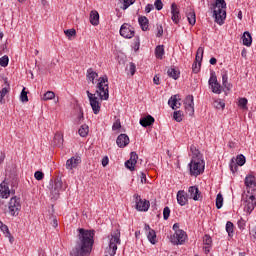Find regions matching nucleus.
<instances>
[{"label":"nucleus","mask_w":256,"mask_h":256,"mask_svg":"<svg viewBox=\"0 0 256 256\" xmlns=\"http://www.w3.org/2000/svg\"><path fill=\"white\" fill-rule=\"evenodd\" d=\"M78 241L71 256H90L95 244V230L78 229Z\"/></svg>","instance_id":"1"},{"label":"nucleus","mask_w":256,"mask_h":256,"mask_svg":"<svg viewBox=\"0 0 256 256\" xmlns=\"http://www.w3.org/2000/svg\"><path fill=\"white\" fill-rule=\"evenodd\" d=\"M211 11L213 13V18L217 25H223L225 19H227V2L225 1H215L211 4Z\"/></svg>","instance_id":"2"},{"label":"nucleus","mask_w":256,"mask_h":256,"mask_svg":"<svg viewBox=\"0 0 256 256\" xmlns=\"http://www.w3.org/2000/svg\"><path fill=\"white\" fill-rule=\"evenodd\" d=\"M96 95L99 96L101 101L109 100V78L104 75L98 79L96 85Z\"/></svg>","instance_id":"3"},{"label":"nucleus","mask_w":256,"mask_h":256,"mask_svg":"<svg viewBox=\"0 0 256 256\" xmlns=\"http://www.w3.org/2000/svg\"><path fill=\"white\" fill-rule=\"evenodd\" d=\"M117 245H121V232L119 230H115L111 234L109 248L105 251L104 256H115L117 254Z\"/></svg>","instance_id":"4"},{"label":"nucleus","mask_w":256,"mask_h":256,"mask_svg":"<svg viewBox=\"0 0 256 256\" xmlns=\"http://www.w3.org/2000/svg\"><path fill=\"white\" fill-rule=\"evenodd\" d=\"M188 167L192 177H199V175L205 171V161L199 158H192L188 164Z\"/></svg>","instance_id":"5"},{"label":"nucleus","mask_w":256,"mask_h":256,"mask_svg":"<svg viewBox=\"0 0 256 256\" xmlns=\"http://www.w3.org/2000/svg\"><path fill=\"white\" fill-rule=\"evenodd\" d=\"M49 189L52 199L57 201V199H59L61 190L63 189V181L61 178L57 177L54 180H50Z\"/></svg>","instance_id":"6"},{"label":"nucleus","mask_w":256,"mask_h":256,"mask_svg":"<svg viewBox=\"0 0 256 256\" xmlns=\"http://www.w3.org/2000/svg\"><path fill=\"white\" fill-rule=\"evenodd\" d=\"M21 211V198L14 196L10 199L8 213L11 217H17Z\"/></svg>","instance_id":"7"},{"label":"nucleus","mask_w":256,"mask_h":256,"mask_svg":"<svg viewBox=\"0 0 256 256\" xmlns=\"http://www.w3.org/2000/svg\"><path fill=\"white\" fill-rule=\"evenodd\" d=\"M244 185L248 195H256V178L253 174H247L244 179Z\"/></svg>","instance_id":"8"},{"label":"nucleus","mask_w":256,"mask_h":256,"mask_svg":"<svg viewBox=\"0 0 256 256\" xmlns=\"http://www.w3.org/2000/svg\"><path fill=\"white\" fill-rule=\"evenodd\" d=\"M256 207V194H248L244 200V211L251 215Z\"/></svg>","instance_id":"9"},{"label":"nucleus","mask_w":256,"mask_h":256,"mask_svg":"<svg viewBox=\"0 0 256 256\" xmlns=\"http://www.w3.org/2000/svg\"><path fill=\"white\" fill-rule=\"evenodd\" d=\"M86 93L94 115H99L101 111V103H99V98H97L95 94L90 93L89 90H87Z\"/></svg>","instance_id":"10"},{"label":"nucleus","mask_w":256,"mask_h":256,"mask_svg":"<svg viewBox=\"0 0 256 256\" xmlns=\"http://www.w3.org/2000/svg\"><path fill=\"white\" fill-rule=\"evenodd\" d=\"M135 204L137 211H149V207H151V203L149 200H143L141 199V195L134 194Z\"/></svg>","instance_id":"11"},{"label":"nucleus","mask_w":256,"mask_h":256,"mask_svg":"<svg viewBox=\"0 0 256 256\" xmlns=\"http://www.w3.org/2000/svg\"><path fill=\"white\" fill-rule=\"evenodd\" d=\"M203 53H204L203 47H199L196 52L195 62L192 65L193 73L197 74L201 71V62L203 61Z\"/></svg>","instance_id":"12"},{"label":"nucleus","mask_w":256,"mask_h":256,"mask_svg":"<svg viewBox=\"0 0 256 256\" xmlns=\"http://www.w3.org/2000/svg\"><path fill=\"white\" fill-rule=\"evenodd\" d=\"M120 35L124 39H132V37H135V28L128 23H124L120 27Z\"/></svg>","instance_id":"13"},{"label":"nucleus","mask_w":256,"mask_h":256,"mask_svg":"<svg viewBox=\"0 0 256 256\" xmlns=\"http://www.w3.org/2000/svg\"><path fill=\"white\" fill-rule=\"evenodd\" d=\"M187 240V233L183 230H176V233L171 237L173 245H183Z\"/></svg>","instance_id":"14"},{"label":"nucleus","mask_w":256,"mask_h":256,"mask_svg":"<svg viewBox=\"0 0 256 256\" xmlns=\"http://www.w3.org/2000/svg\"><path fill=\"white\" fill-rule=\"evenodd\" d=\"M184 107H185L186 113L190 115V117H192V115H194L195 113V102H194L193 95L186 96L184 100Z\"/></svg>","instance_id":"15"},{"label":"nucleus","mask_w":256,"mask_h":256,"mask_svg":"<svg viewBox=\"0 0 256 256\" xmlns=\"http://www.w3.org/2000/svg\"><path fill=\"white\" fill-rule=\"evenodd\" d=\"M208 83L212 89V93H215L216 95H221V93L223 92V87L217 81V76L211 74V77H210Z\"/></svg>","instance_id":"16"},{"label":"nucleus","mask_w":256,"mask_h":256,"mask_svg":"<svg viewBox=\"0 0 256 256\" xmlns=\"http://www.w3.org/2000/svg\"><path fill=\"white\" fill-rule=\"evenodd\" d=\"M144 231L147 232V239L151 243V245H157V232L151 229V226H149V224L144 225Z\"/></svg>","instance_id":"17"},{"label":"nucleus","mask_w":256,"mask_h":256,"mask_svg":"<svg viewBox=\"0 0 256 256\" xmlns=\"http://www.w3.org/2000/svg\"><path fill=\"white\" fill-rule=\"evenodd\" d=\"M171 19L175 25L181 21V11L179 10V6H177L175 3L171 4Z\"/></svg>","instance_id":"18"},{"label":"nucleus","mask_w":256,"mask_h":256,"mask_svg":"<svg viewBox=\"0 0 256 256\" xmlns=\"http://www.w3.org/2000/svg\"><path fill=\"white\" fill-rule=\"evenodd\" d=\"M188 193L190 195V199H193V201H200V199H203L201 191H199V187L197 186H190Z\"/></svg>","instance_id":"19"},{"label":"nucleus","mask_w":256,"mask_h":256,"mask_svg":"<svg viewBox=\"0 0 256 256\" xmlns=\"http://www.w3.org/2000/svg\"><path fill=\"white\" fill-rule=\"evenodd\" d=\"M181 98L179 95H173L168 100V105L175 111V109H179L181 107Z\"/></svg>","instance_id":"20"},{"label":"nucleus","mask_w":256,"mask_h":256,"mask_svg":"<svg viewBox=\"0 0 256 256\" xmlns=\"http://www.w3.org/2000/svg\"><path fill=\"white\" fill-rule=\"evenodd\" d=\"M116 144L120 149L127 147V145H129V136L127 134H120L116 139Z\"/></svg>","instance_id":"21"},{"label":"nucleus","mask_w":256,"mask_h":256,"mask_svg":"<svg viewBox=\"0 0 256 256\" xmlns=\"http://www.w3.org/2000/svg\"><path fill=\"white\" fill-rule=\"evenodd\" d=\"M81 163V157H71L66 161V169H75Z\"/></svg>","instance_id":"22"},{"label":"nucleus","mask_w":256,"mask_h":256,"mask_svg":"<svg viewBox=\"0 0 256 256\" xmlns=\"http://www.w3.org/2000/svg\"><path fill=\"white\" fill-rule=\"evenodd\" d=\"M177 201H178V205H180L181 207H184V205H187V202L189 201V199L187 198V193H185L184 190L178 191Z\"/></svg>","instance_id":"23"},{"label":"nucleus","mask_w":256,"mask_h":256,"mask_svg":"<svg viewBox=\"0 0 256 256\" xmlns=\"http://www.w3.org/2000/svg\"><path fill=\"white\" fill-rule=\"evenodd\" d=\"M9 195H11V190H9V185L5 182L0 184V197L3 199H8Z\"/></svg>","instance_id":"24"},{"label":"nucleus","mask_w":256,"mask_h":256,"mask_svg":"<svg viewBox=\"0 0 256 256\" xmlns=\"http://www.w3.org/2000/svg\"><path fill=\"white\" fill-rule=\"evenodd\" d=\"M155 123V118L153 116L148 115L140 119V125L142 127H151Z\"/></svg>","instance_id":"25"},{"label":"nucleus","mask_w":256,"mask_h":256,"mask_svg":"<svg viewBox=\"0 0 256 256\" xmlns=\"http://www.w3.org/2000/svg\"><path fill=\"white\" fill-rule=\"evenodd\" d=\"M138 23L142 31H149V19L146 16H140L138 18Z\"/></svg>","instance_id":"26"},{"label":"nucleus","mask_w":256,"mask_h":256,"mask_svg":"<svg viewBox=\"0 0 256 256\" xmlns=\"http://www.w3.org/2000/svg\"><path fill=\"white\" fill-rule=\"evenodd\" d=\"M90 23L94 27H97V25H99V12H97V10H92L90 12Z\"/></svg>","instance_id":"27"},{"label":"nucleus","mask_w":256,"mask_h":256,"mask_svg":"<svg viewBox=\"0 0 256 256\" xmlns=\"http://www.w3.org/2000/svg\"><path fill=\"white\" fill-rule=\"evenodd\" d=\"M243 45L246 47H251V44L253 43V38L251 37V33L248 31L244 32L242 36Z\"/></svg>","instance_id":"28"},{"label":"nucleus","mask_w":256,"mask_h":256,"mask_svg":"<svg viewBox=\"0 0 256 256\" xmlns=\"http://www.w3.org/2000/svg\"><path fill=\"white\" fill-rule=\"evenodd\" d=\"M134 3L135 1H120L116 4V11H119V9H123V11H126V9H129V7H131V5H133Z\"/></svg>","instance_id":"29"},{"label":"nucleus","mask_w":256,"mask_h":256,"mask_svg":"<svg viewBox=\"0 0 256 256\" xmlns=\"http://www.w3.org/2000/svg\"><path fill=\"white\" fill-rule=\"evenodd\" d=\"M86 77L88 81H91V83H95V79L99 77V74L93 70V68H89L86 72Z\"/></svg>","instance_id":"30"},{"label":"nucleus","mask_w":256,"mask_h":256,"mask_svg":"<svg viewBox=\"0 0 256 256\" xmlns=\"http://www.w3.org/2000/svg\"><path fill=\"white\" fill-rule=\"evenodd\" d=\"M186 17L188 19L189 25H195V23H197L195 11H193L192 9H190L189 12H186Z\"/></svg>","instance_id":"31"},{"label":"nucleus","mask_w":256,"mask_h":256,"mask_svg":"<svg viewBox=\"0 0 256 256\" xmlns=\"http://www.w3.org/2000/svg\"><path fill=\"white\" fill-rule=\"evenodd\" d=\"M167 75H168V77H171L172 79L177 81V79H179V75H181V73L179 71H177L175 68H169L167 70Z\"/></svg>","instance_id":"32"},{"label":"nucleus","mask_w":256,"mask_h":256,"mask_svg":"<svg viewBox=\"0 0 256 256\" xmlns=\"http://www.w3.org/2000/svg\"><path fill=\"white\" fill-rule=\"evenodd\" d=\"M165 55V47L163 45H159L155 49V56L157 59H163Z\"/></svg>","instance_id":"33"},{"label":"nucleus","mask_w":256,"mask_h":256,"mask_svg":"<svg viewBox=\"0 0 256 256\" xmlns=\"http://www.w3.org/2000/svg\"><path fill=\"white\" fill-rule=\"evenodd\" d=\"M226 232L228 233V237H233L235 233V225L233 224V222L228 221L226 223Z\"/></svg>","instance_id":"34"},{"label":"nucleus","mask_w":256,"mask_h":256,"mask_svg":"<svg viewBox=\"0 0 256 256\" xmlns=\"http://www.w3.org/2000/svg\"><path fill=\"white\" fill-rule=\"evenodd\" d=\"M78 133L80 137H87L89 135V126L87 124H83L79 128Z\"/></svg>","instance_id":"35"},{"label":"nucleus","mask_w":256,"mask_h":256,"mask_svg":"<svg viewBox=\"0 0 256 256\" xmlns=\"http://www.w3.org/2000/svg\"><path fill=\"white\" fill-rule=\"evenodd\" d=\"M54 145L56 147H61L63 145V134L56 133L54 136Z\"/></svg>","instance_id":"36"},{"label":"nucleus","mask_w":256,"mask_h":256,"mask_svg":"<svg viewBox=\"0 0 256 256\" xmlns=\"http://www.w3.org/2000/svg\"><path fill=\"white\" fill-rule=\"evenodd\" d=\"M229 76H228V74H227V71H224V72H222V85H223V87H225V89H230L229 87H230V85L231 84H229Z\"/></svg>","instance_id":"37"},{"label":"nucleus","mask_w":256,"mask_h":256,"mask_svg":"<svg viewBox=\"0 0 256 256\" xmlns=\"http://www.w3.org/2000/svg\"><path fill=\"white\" fill-rule=\"evenodd\" d=\"M234 161L236 162V164H237L239 167H243V165H245V163H246L245 155H243V154L237 155V157L234 158Z\"/></svg>","instance_id":"38"},{"label":"nucleus","mask_w":256,"mask_h":256,"mask_svg":"<svg viewBox=\"0 0 256 256\" xmlns=\"http://www.w3.org/2000/svg\"><path fill=\"white\" fill-rule=\"evenodd\" d=\"M173 119L177 123H181V121H183V111L181 110L175 111L173 114Z\"/></svg>","instance_id":"39"},{"label":"nucleus","mask_w":256,"mask_h":256,"mask_svg":"<svg viewBox=\"0 0 256 256\" xmlns=\"http://www.w3.org/2000/svg\"><path fill=\"white\" fill-rule=\"evenodd\" d=\"M229 167H230V171H232V173H237V170L239 169V165L235 161V158L231 159V161L229 163Z\"/></svg>","instance_id":"40"},{"label":"nucleus","mask_w":256,"mask_h":256,"mask_svg":"<svg viewBox=\"0 0 256 256\" xmlns=\"http://www.w3.org/2000/svg\"><path fill=\"white\" fill-rule=\"evenodd\" d=\"M223 207V194L218 193L216 196V208L221 209Z\"/></svg>","instance_id":"41"},{"label":"nucleus","mask_w":256,"mask_h":256,"mask_svg":"<svg viewBox=\"0 0 256 256\" xmlns=\"http://www.w3.org/2000/svg\"><path fill=\"white\" fill-rule=\"evenodd\" d=\"M51 99H55V92L53 91H47L44 95H43V101H49Z\"/></svg>","instance_id":"42"},{"label":"nucleus","mask_w":256,"mask_h":256,"mask_svg":"<svg viewBox=\"0 0 256 256\" xmlns=\"http://www.w3.org/2000/svg\"><path fill=\"white\" fill-rule=\"evenodd\" d=\"M135 165H137V163L132 160H127L125 162V167L126 169H129V171H135Z\"/></svg>","instance_id":"43"},{"label":"nucleus","mask_w":256,"mask_h":256,"mask_svg":"<svg viewBox=\"0 0 256 256\" xmlns=\"http://www.w3.org/2000/svg\"><path fill=\"white\" fill-rule=\"evenodd\" d=\"M7 65H9V56L4 55L0 58V66L7 67Z\"/></svg>","instance_id":"44"},{"label":"nucleus","mask_w":256,"mask_h":256,"mask_svg":"<svg viewBox=\"0 0 256 256\" xmlns=\"http://www.w3.org/2000/svg\"><path fill=\"white\" fill-rule=\"evenodd\" d=\"M20 100L22 103H27L29 101V97L27 96V91H25V88H23L21 91Z\"/></svg>","instance_id":"45"},{"label":"nucleus","mask_w":256,"mask_h":256,"mask_svg":"<svg viewBox=\"0 0 256 256\" xmlns=\"http://www.w3.org/2000/svg\"><path fill=\"white\" fill-rule=\"evenodd\" d=\"M170 216H171V209L169 208V206H166L163 209V219H164V221H167V219H169Z\"/></svg>","instance_id":"46"},{"label":"nucleus","mask_w":256,"mask_h":256,"mask_svg":"<svg viewBox=\"0 0 256 256\" xmlns=\"http://www.w3.org/2000/svg\"><path fill=\"white\" fill-rule=\"evenodd\" d=\"M247 103H249L247 98H240L238 101V105L241 109H247Z\"/></svg>","instance_id":"47"},{"label":"nucleus","mask_w":256,"mask_h":256,"mask_svg":"<svg viewBox=\"0 0 256 256\" xmlns=\"http://www.w3.org/2000/svg\"><path fill=\"white\" fill-rule=\"evenodd\" d=\"M0 230L2 231V233L5 234V237L11 233L9 231V227L7 225L3 224V222H1V221H0Z\"/></svg>","instance_id":"48"},{"label":"nucleus","mask_w":256,"mask_h":256,"mask_svg":"<svg viewBox=\"0 0 256 256\" xmlns=\"http://www.w3.org/2000/svg\"><path fill=\"white\" fill-rule=\"evenodd\" d=\"M66 37H68L69 39H71V37H75V35H77V31L75 29H68L64 31Z\"/></svg>","instance_id":"49"},{"label":"nucleus","mask_w":256,"mask_h":256,"mask_svg":"<svg viewBox=\"0 0 256 256\" xmlns=\"http://www.w3.org/2000/svg\"><path fill=\"white\" fill-rule=\"evenodd\" d=\"M237 225H238V229H240V231H243L245 230V227L247 225V222L245 221V219L243 218H240L237 222Z\"/></svg>","instance_id":"50"},{"label":"nucleus","mask_w":256,"mask_h":256,"mask_svg":"<svg viewBox=\"0 0 256 256\" xmlns=\"http://www.w3.org/2000/svg\"><path fill=\"white\" fill-rule=\"evenodd\" d=\"M213 105H214L215 109H225V104L221 100H215L213 102Z\"/></svg>","instance_id":"51"},{"label":"nucleus","mask_w":256,"mask_h":256,"mask_svg":"<svg viewBox=\"0 0 256 256\" xmlns=\"http://www.w3.org/2000/svg\"><path fill=\"white\" fill-rule=\"evenodd\" d=\"M128 71H129L130 75H132V76L135 75V73L137 71V66L135 65V63H133V62L129 63Z\"/></svg>","instance_id":"52"},{"label":"nucleus","mask_w":256,"mask_h":256,"mask_svg":"<svg viewBox=\"0 0 256 256\" xmlns=\"http://www.w3.org/2000/svg\"><path fill=\"white\" fill-rule=\"evenodd\" d=\"M139 47H141V41L139 40V36H137L135 37L134 43H133L134 51H139Z\"/></svg>","instance_id":"53"},{"label":"nucleus","mask_w":256,"mask_h":256,"mask_svg":"<svg viewBox=\"0 0 256 256\" xmlns=\"http://www.w3.org/2000/svg\"><path fill=\"white\" fill-rule=\"evenodd\" d=\"M36 181H43L45 174L42 171H36L34 174Z\"/></svg>","instance_id":"54"},{"label":"nucleus","mask_w":256,"mask_h":256,"mask_svg":"<svg viewBox=\"0 0 256 256\" xmlns=\"http://www.w3.org/2000/svg\"><path fill=\"white\" fill-rule=\"evenodd\" d=\"M211 243H213V240L211 239V236L205 235L203 238V244L206 246H211Z\"/></svg>","instance_id":"55"},{"label":"nucleus","mask_w":256,"mask_h":256,"mask_svg":"<svg viewBox=\"0 0 256 256\" xmlns=\"http://www.w3.org/2000/svg\"><path fill=\"white\" fill-rule=\"evenodd\" d=\"M156 29H157L156 37H163V25L157 24Z\"/></svg>","instance_id":"56"},{"label":"nucleus","mask_w":256,"mask_h":256,"mask_svg":"<svg viewBox=\"0 0 256 256\" xmlns=\"http://www.w3.org/2000/svg\"><path fill=\"white\" fill-rule=\"evenodd\" d=\"M137 159H139V155H137V152H131L129 160L134 163H137Z\"/></svg>","instance_id":"57"},{"label":"nucleus","mask_w":256,"mask_h":256,"mask_svg":"<svg viewBox=\"0 0 256 256\" xmlns=\"http://www.w3.org/2000/svg\"><path fill=\"white\" fill-rule=\"evenodd\" d=\"M120 127H121V121L120 120H116L113 123L112 130L113 131H117V130H119Z\"/></svg>","instance_id":"58"},{"label":"nucleus","mask_w":256,"mask_h":256,"mask_svg":"<svg viewBox=\"0 0 256 256\" xmlns=\"http://www.w3.org/2000/svg\"><path fill=\"white\" fill-rule=\"evenodd\" d=\"M154 5L157 11H161V9H163V1H155Z\"/></svg>","instance_id":"59"},{"label":"nucleus","mask_w":256,"mask_h":256,"mask_svg":"<svg viewBox=\"0 0 256 256\" xmlns=\"http://www.w3.org/2000/svg\"><path fill=\"white\" fill-rule=\"evenodd\" d=\"M155 9V6L153 4H148L145 7V13H151Z\"/></svg>","instance_id":"60"},{"label":"nucleus","mask_w":256,"mask_h":256,"mask_svg":"<svg viewBox=\"0 0 256 256\" xmlns=\"http://www.w3.org/2000/svg\"><path fill=\"white\" fill-rule=\"evenodd\" d=\"M109 165V157L105 156L102 159V167H107Z\"/></svg>","instance_id":"61"},{"label":"nucleus","mask_w":256,"mask_h":256,"mask_svg":"<svg viewBox=\"0 0 256 256\" xmlns=\"http://www.w3.org/2000/svg\"><path fill=\"white\" fill-rule=\"evenodd\" d=\"M7 93H9V88H7V87L2 88L0 91V95H2L4 97H5V95H7Z\"/></svg>","instance_id":"62"},{"label":"nucleus","mask_w":256,"mask_h":256,"mask_svg":"<svg viewBox=\"0 0 256 256\" xmlns=\"http://www.w3.org/2000/svg\"><path fill=\"white\" fill-rule=\"evenodd\" d=\"M190 150L192 151V153L194 155H196V157H197V155H199V150L195 146H191Z\"/></svg>","instance_id":"63"},{"label":"nucleus","mask_w":256,"mask_h":256,"mask_svg":"<svg viewBox=\"0 0 256 256\" xmlns=\"http://www.w3.org/2000/svg\"><path fill=\"white\" fill-rule=\"evenodd\" d=\"M141 183H147V175L141 172Z\"/></svg>","instance_id":"64"}]
</instances>
